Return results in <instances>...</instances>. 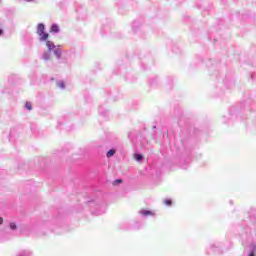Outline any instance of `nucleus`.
Here are the masks:
<instances>
[{"mask_svg":"<svg viewBox=\"0 0 256 256\" xmlns=\"http://www.w3.org/2000/svg\"><path fill=\"white\" fill-rule=\"evenodd\" d=\"M0 35H3V30L2 29H0Z\"/></svg>","mask_w":256,"mask_h":256,"instance_id":"2eb2a0df","label":"nucleus"},{"mask_svg":"<svg viewBox=\"0 0 256 256\" xmlns=\"http://www.w3.org/2000/svg\"><path fill=\"white\" fill-rule=\"evenodd\" d=\"M51 32L52 33H59V26L57 24H54L51 26Z\"/></svg>","mask_w":256,"mask_h":256,"instance_id":"39448f33","label":"nucleus"},{"mask_svg":"<svg viewBox=\"0 0 256 256\" xmlns=\"http://www.w3.org/2000/svg\"><path fill=\"white\" fill-rule=\"evenodd\" d=\"M54 56L56 57V59H61V49L59 48H55L53 50Z\"/></svg>","mask_w":256,"mask_h":256,"instance_id":"20e7f679","label":"nucleus"},{"mask_svg":"<svg viewBox=\"0 0 256 256\" xmlns=\"http://www.w3.org/2000/svg\"><path fill=\"white\" fill-rule=\"evenodd\" d=\"M37 34L41 37L40 41H47L49 34L45 33V25L39 24Z\"/></svg>","mask_w":256,"mask_h":256,"instance_id":"f03ea898","label":"nucleus"},{"mask_svg":"<svg viewBox=\"0 0 256 256\" xmlns=\"http://www.w3.org/2000/svg\"><path fill=\"white\" fill-rule=\"evenodd\" d=\"M59 87H62V89H63V87H65V84L60 83V84H59Z\"/></svg>","mask_w":256,"mask_h":256,"instance_id":"9b49d317","label":"nucleus"},{"mask_svg":"<svg viewBox=\"0 0 256 256\" xmlns=\"http://www.w3.org/2000/svg\"><path fill=\"white\" fill-rule=\"evenodd\" d=\"M25 107L26 109H28V111H31L33 109V105L31 104V102H26Z\"/></svg>","mask_w":256,"mask_h":256,"instance_id":"6e6552de","label":"nucleus"},{"mask_svg":"<svg viewBox=\"0 0 256 256\" xmlns=\"http://www.w3.org/2000/svg\"><path fill=\"white\" fill-rule=\"evenodd\" d=\"M10 229H12V231H15V229H17V224L10 223Z\"/></svg>","mask_w":256,"mask_h":256,"instance_id":"1a4fd4ad","label":"nucleus"},{"mask_svg":"<svg viewBox=\"0 0 256 256\" xmlns=\"http://www.w3.org/2000/svg\"><path fill=\"white\" fill-rule=\"evenodd\" d=\"M25 1H27V3H31L33 0H25Z\"/></svg>","mask_w":256,"mask_h":256,"instance_id":"4468645a","label":"nucleus"},{"mask_svg":"<svg viewBox=\"0 0 256 256\" xmlns=\"http://www.w3.org/2000/svg\"><path fill=\"white\" fill-rule=\"evenodd\" d=\"M140 215H143L144 217H153L155 216V212L151 210H142L140 211Z\"/></svg>","mask_w":256,"mask_h":256,"instance_id":"7ed1b4c3","label":"nucleus"},{"mask_svg":"<svg viewBox=\"0 0 256 256\" xmlns=\"http://www.w3.org/2000/svg\"><path fill=\"white\" fill-rule=\"evenodd\" d=\"M134 158L136 159V161H143V155L141 154H135Z\"/></svg>","mask_w":256,"mask_h":256,"instance_id":"0eeeda50","label":"nucleus"},{"mask_svg":"<svg viewBox=\"0 0 256 256\" xmlns=\"http://www.w3.org/2000/svg\"><path fill=\"white\" fill-rule=\"evenodd\" d=\"M117 183H123V180H117Z\"/></svg>","mask_w":256,"mask_h":256,"instance_id":"ddd939ff","label":"nucleus"},{"mask_svg":"<svg viewBox=\"0 0 256 256\" xmlns=\"http://www.w3.org/2000/svg\"><path fill=\"white\" fill-rule=\"evenodd\" d=\"M164 203L166 205H173V202L171 200H165Z\"/></svg>","mask_w":256,"mask_h":256,"instance_id":"9d476101","label":"nucleus"},{"mask_svg":"<svg viewBox=\"0 0 256 256\" xmlns=\"http://www.w3.org/2000/svg\"><path fill=\"white\" fill-rule=\"evenodd\" d=\"M249 256H255V254L252 252V253H250V255Z\"/></svg>","mask_w":256,"mask_h":256,"instance_id":"dca6fc26","label":"nucleus"},{"mask_svg":"<svg viewBox=\"0 0 256 256\" xmlns=\"http://www.w3.org/2000/svg\"><path fill=\"white\" fill-rule=\"evenodd\" d=\"M0 225H3V218L0 217Z\"/></svg>","mask_w":256,"mask_h":256,"instance_id":"f8f14e48","label":"nucleus"},{"mask_svg":"<svg viewBox=\"0 0 256 256\" xmlns=\"http://www.w3.org/2000/svg\"><path fill=\"white\" fill-rule=\"evenodd\" d=\"M46 47H48V52L44 54V60L45 61H53V57H51V50L55 49V45H53V42L47 41Z\"/></svg>","mask_w":256,"mask_h":256,"instance_id":"f257e3e1","label":"nucleus"},{"mask_svg":"<svg viewBox=\"0 0 256 256\" xmlns=\"http://www.w3.org/2000/svg\"><path fill=\"white\" fill-rule=\"evenodd\" d=\"M113 155H115V150L111 149L107 152L106 157H113Z\"/></svg>","mask_w":256,"mask_h":256,"instance_id":"423d86ee","label":"nucleus"}]
</instances>
